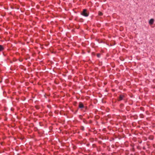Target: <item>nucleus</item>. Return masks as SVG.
Instances as JSON below:
<instances>
[{
	"label": "nucleus",
	"instance_id": "f03ea898",
	"mask_svg": "<svg viewBox=\"0 0 155 155\" xmlns=\"http://www.w3.org/2000/svg\"><path fill=\"white\" fill-rule=\"evenodd\" d=\"M154 21V19L153 18L151 19L149 21V24L150 25H152L153 24Z\"/></svg>",
	"mask_w": 155,
	"mask_h": 155
},
{
	"label": "nucleus",
	"instance_id": "39448f33",
	"mask_svg": "<svg viewBox=\"0 0 155 155\" xmlns=\"http://www.w3.org/2000/svg\"><path fill=\"white\" fill-rule=\"evenodd\" d=\"M4 49L3 46L2 45H0V51H2Z\"/></svg>",
	"mask_w": 155,
	"mask_h": 155
},
{
	"label": "nucleus",
	"instance_id": "0eeeda50",
	"mask_svg": "<svg viewBox=\"0 0 155 155\" xmlns=\"http://www.w3.org/2000/svg\"><path fill=\"white\" fill-rule=\"evenodd\" d=\"M100 55H101V54H97V56L99 58L100 57Z\"/></svg>",
	"mask_w": 155,
	"mask_h": 155
},
{
	"label": "nucleus",
	"instance_id": "7ed1b4c3",
	"mask_svg": "<svg viewBox=\"0 0 155 155\" xmlns=\"http://www.w3.org/2000/svg\"><path fill=\"white\" fill-rule=\"evenodd\" d=\"M79 107L80 108H82L84 107V106L83 104L81 102H80L79 104Z\"/></svg>",
	"mask_w": 155,
	"mask_h": 155
},
{
	"label": "nucleus",
	"instance_id": "f257e3e1",
	"mask_svg": "<svg viewBox=\"0 0 155 155\" xmlns=\"http://www.w3.org/2000/svg\"><path fill=\"white\" fill-rule=\"evenodd\" d=\"M89 13L87 12V10L84 9L81 13V15L85 17H87L88 16Z\"/></svg>",
	"mask_w": 155,
	"mask_h": 155
},
{
	"label": "nucleus",
	"instance_id": "423d86ee",
	"mask_svg": "<svg viewBox=\"0 0 155 155\" xmlns=\"http://www.w3.org/2000/svg\"><path fill=\"white\" fill-rule=\"evenodd\" d=\"M98 15L99 16H102L103 15V13L101 12H99Z\"/></svg>",
	"mask_w": 155,
	"mask_h": 155
},
{
	"label": "nucleus",
	"instance_id": "20e7f679",
	"mask_svg": "<svg viewBox=\"0 0 155 155\" xmlns=\"http://www.w3.org/2000/svg\"><path fill=\"white\" fill-rule=\"evenodd\" d=\"M124 96L123 95H120L119 97V99H118V101H120L122 100L123 99V98L124 97Z\"/></svg>",
	"mask_w": 155,
	"mask_h": 155
}]
</instances>
